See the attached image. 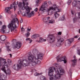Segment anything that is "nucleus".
<instances>
[{
  "label": "nucleus",
  "mask_w": 80,
  "mask_h": 80,
  "mask_svg": "<svg viewBox=\"0 0 80 80\" xmlns=\"http://www.w3.org/2000/svg\"><path fill=\"white\" fill-rule=\"evenodd\" d=\"M23 5L22 6V3L21 2H19L18 6L19 7H22V10H26V12H23L22 13V16L25 17L27 15V14L28 15V17L30 18L34 14V12L33 11H32L30 13V10L32 9V8L28 6V2H26L27 1V0H23Z\"/></svg>",
  "instance_id": "f257e3e1"
},
{
  "label": "nucleus",
  "mask_w": 80,
  "mask_h": 80,
  "mask_svg": "<svg viewBox=\"0 0 80 80\" xmlns=\"http://www.w3.org/2000/svg\"><path fill=\"white\" fill-rule=\"evenodd\" d=\"M46 6L48 7L47 1L45 2L40 8L39 11L41 13H43L45 12H47L48 15H51L53 13L52 12H50L51 10H56L57 12H60V10H61V9L57 8V5L56 4H54L53 5V7H50L49 8H48Z\"/></svg>",
  "instance_id": "f03ea898"
},
{
  "label": "nucleus",
  "mask_w": 80,
  "mask_h": 80,
  "mask_svg": "<svg viewBox=\"0 0 80 80\" xmlns=\"http://www.w3.org/2000/svg\"><path fill=\"white\" fill-rule=\"evenodd\" d=\"M29 56H28V61L31 62L32 65V66L36 65V64H39L40 63V61L38 60V59L42 60L43 58V54L42 53H39L35 56H33L31 52L28 53Z\"/></svg>",
  "instance_id": "7ed1b4c3"
},
{
  "label": "nucleus",
  "mask_w": 80,
  "mask_h": 80,
  "mask_svg": "<svg viewBox=\"0 0 80 80\" xmlns=\"http://www.w3.org/2000/svg\"><path fill=\"white\" fill-rule=\"evenodd\" d=\"M62 75L59 73L58 70V68L57 69H56L54 67H50L49 69L48 76L49 77L53 76L55 78H54L52 77H51L50 78V80H56V79H59L60 78Z\"/></svg>",
  "instance_id": "20e7f679"
},
{
  "label": "nucleus",
  "mask_w": 80,
  "mask_h": 80,
  "mask_svg": "<svg viewBox=\"0 0 80 80\" xmlns=\"http://www.w3.org/2000/svg\"><path fill=\"white\" fill-rule=\"evenodd\" d=\"M30 64V62H28L27 59L23 60L21 61V59H19L18 62V64H15L12 67L14 70H19L20 69L22 66L27 67Z\"/></svg>",
  "instance_id": "39448f33"
},
{
  "label": "nucleus",
  "mask_w": 80,
  "mask_h": 80,
  "mask_svg": "<svg viewBox=\"0 0 80 80\" xmlns=\"http://www.w3.org/2000/svg\"><path fill=\"white\" fill-rule=\"evenodd\" d=\"M1 70L6 74V75H10L11 71L10 69L8 68L6 71L5 68H8V65L6 62V60L2 58H0V68L1 67Z\"/></svg>",
  "instance_id": "423d86ee"
},
{
  "label": "nucleus",
  "mask_w": 80,
  "mask_h": 80,
  "mask_svg": "<svg viewBox=\"0 0 80 80\" xmlns=\"http://www.w3.org/2000/svg\"><path fill=\"white\" fill-rule=\"evenodd\" d=\"M17 23V24L18 25H19V22L17 18L16 19L13 18L11 21V23L9 24L8 26V28L11 29V32H13L14 29L17 28V27L15 25V23Z\"/></svg>",
  "instance_id": "0eeeda50"
},
{
  "label": "nucleus",
  "mask_w": 80,
  "mask_h": 80,
  "mask_svg": "<svg viewBox=\"0 0 80 80\" xmlns=\"http://www.w3.org/2000/svg\"><path fill=\"white\" fill-rule=\"evenodd\" d=\"M18 4V2H15L13 3L12 4L10 5V7H6L5 8V11L7 13H10L11 12L10 10V9H12L13 7L14 8V11H15L16 9H17V5Z\"/></svg>",
  "instance_id": "6e6552de"
},
{
  "label": "nucleus",
  "mask_w": 80,
  "mask_h": 80,
  "mask_svg": "<svg viewBox=\"0 0 80 80\" xmlns=\"http://www.w3.org/2000/svg\"><path fill=\"white\" fill-rule=\"evenodd\" d=\"M57 61L58 62H60L63 61L64 63H67V61H66V57L65 56L62 57V55H60L58 56L57 58Z\"/></svg>",
  "instance_id": "1a4fd4ad"
},
{
  "label": "nucleus",
  "mask_w": 80,
  "mask_h": 80,
  "mask_svg": "<svg viewBox=\"0 0 80 80\" xmlns=\"http://www.w3.org/2000/svg\"><path fill=\"white\" fill-rule=\"evenodd\" d=\"M48 42L49 43H53V42H55V36L52 35H50L48 36Z\"/></svg>",
  "instance_id": "9d476101"
},
{
  "label": "nucleus",
  "mask_w": 80,
  "mask_h": 80,
  "mask_svg": "<svg viewBox=\"0 0 80 80\" xmlns=\"http://www.w3.org/2000/svg\"><path fill=\"white\" fill-rule=\"evenodd\" d=\"M50 17L42 18V20L44 23L48 24V21H49V19H50Z\"/></svg>",
  "instance_id": "9b49d317"
},
{
  "label": "nucleus",
  "mask_w": 80,
  "mask_h": 80,
  "mask_svg": "<svg viewBox=\"0 0 80 80\" xmlns=\"http://www.w3.org/2000/svg\"><path fill=\"white\" fill-rule=\"evenodd\" d=\"M74 40V38H72L71 39H69L68 40V43L67 42L65 43V46H70V44H71V43L72 42H73V40Z\"/></svg>",
  "instance_id": "f8f14e48"
},
{
  "label": "nucleus",
  "mask_w": 80,
  "mask_h": 80,
  "mask_svg": "<svg viewBox=\"0 0 80 80\" xmlns=\"http://www.w3.org/2000/svg\"><path fill=\"white\" fill-rule=\"evenodd\" d=\"M22 46V43L20 42H16V45H13V48H20Z\"/></svg>",
  "instance_id": "ddd939ff"
},
{
  "label": "nucleus",
  "mask_w": 80,
  "mask_h": 80,
  "mask_svg": "<svg viewBox=\"0 0 80 80\" xmlns=\"http://www.w3.org/2000/svg\"><path fill=\"white\" fill-rule=\"evenodd\" d=\"M71 13L72 16H75V17L73 19V23H75V22H77V17H76V14H77V13L75 12V11H71Z\"/></svg>",
  "instance_id": "4468645a"
},
{
  "label": "nucleus",
  "mask_w": 80,
  "mask_h": 80,
  "mask_svg": "<svg viewBox=\"0 0 80 80\" xmlns=\"http://www.w3.org/2000/svg\"><path fill=\"white\" fill-rule=\"evenodd\" d=\"M57 7L58 9H60L61 10L60 11H59V12L55 10H53V11H55L56 12H55V13H54V14L55 18H58V17L60 16V14H59L57 13V12H61V11H62V9H61V8H58V7H57Z\"/></svg>",
  "instance_id": "2eb2a0df"
},
{
  "label": "nucleus",
  "mask_w": 80,
  "mask_h": 80,
  "mask_svg": "<svg viewBox=\"0 0 80 80\" xmlns=\"http://www.w3.org/2000/svg\"><path fill=\"white\" fill-rule=\"evenodd\" d=\"M57 42L60 43H62V42H63L64 41V39L60 36L57 37Z\"/></svg>",
  "instance_id": "dca6fc26"
},
{
  "label": "nucleus",
  "mask_w": 80,
  "mask_h": 80,
  "mask_svg": "<svg viewBox=\"0 0 80 80\" xmlns=\"http://www.w3.org/2000/svg\"><path fill=\"white\" fill-rule=\"evenodd\" d=\"M7 80V76L4 74L2 75L0 74V80Z\"/></svg>",
  "instance_id": "f3484780"
},
{
  "label": "nucleus",
  "mask_w": 80,
  "mask_h": 80,
  "mask_svg": "<svg viewBox=\"0 0 80 80\" xmlns=\"http://www.w3.org/2000/svg\"><path fill=\"white\" fill-rule=\"evenodd\" d=\"M46 39H43L42 38H40L39 40H37L36 42H38V43H41L42 42H46Z\"/></svg>",
  "instance_id": "a211bd4d"
},
{
  "label": "nucleus",
  "mask_w": 80,
  "mask_h": 80,
  "mask_svg": "<svg viewBox=\"0 0 80 80\" xmlns=\"http://www.w3.org/2000/svg\"><path fill=\"white\" fill-rule=\"evenodd\" d=\"M5 45L6 47L7 48V51L8 52L11 51V50L10 49L8 48L10 47L9 46V45H10V43H9L8 42H7L6 43Z\"/></svg>",
  "instance_id": "6ab92c4d"
},
{
  "label": "nucleus",
  "mask_w": 80,
  "mask_h": 80,
  "mask_svg": "<svg viewBox=\"0 0 80 80\" xmlns=\"http://www.w3.org/2000/svg\"><path fill=\"white\" fill-rule=\"evenodd\" d=\"M6 39V36L4 35H2L0 36V40L1 41H4Z\"/></svg>",
  "instance_id": "aec40b11"
},
{
  "label": "nucleus",
  "mask_w": 80,
  "mask_h": 80,
  "mask_svg": "<svg viewBox=\"0 0 80 80\" xmlns=\"http://www.w3.org/2000/svg\"><path fill=\"white\" fill-rule=\"evenodd\" d=\"M39 34H34L33 35L31 36V38L32 39H34V38H37L38 37H39Z\"/></svg>",
  "instance_id": "412c9836"
},
{
  "label": "nucleus",
  "mask_w": 80,
  "mask_h": 80,
  "mask_svg": "<svg viewBox=\"0 0 80 80\" xmlns=\"http://www.w3.org/2000/svg\"><path fill=\"white\" fill-rule=\"evenodd\" d=\"M7 28V26L6 25H4L2 26V28L1 30V32H3L4 30Z\"/></svg>",
  "instance_id": "4be33fe9"
},
{
  "label": "nucleus",
  "mask_w": 80,
  "mask_h": 80,
  "mask_svg": "<svg viewBox=\"0 0 80 80\" xmlns=\"http://www.w3.org/2000/svg\"><path fill=\"white\" fill-rule=\"evenodd\" d=\"M77 60L76 59L72 60V65L73 67H74V65H76V63H77Z\"/></svg>",
  "instance_id": "5701e85b"
},
{
  "label": "nucleus",
  "mask_w": 80,
  "mask_h": 80,
  "mask_svg": "<svg viewBox=\"0 0 80 80\" xmlns=\"http://www.w3.org/2000/svg\"><path fill=\"white\" fill-rule=\"evenodd\" d=\"M48 23H55V20L53 19H51V20H50V19H49Z\"/></svg>",
  "instance_id": "b1692460"
},
{
  "label": "nucleus",
  "mask_w": 80,
  "mask_h": 80,
  "mask_svg": "<svg viewBox=\"0 0 80 80\" xmlns=\"http://www.w3.org/2000/svg\"><path fill=\"white\" fill-rule=\"evenodd\" d=\"M32 53L34 55H35L36 53H38V51L36 49H34L32 50Z\"/></svg>",
  "instance_id": "393cba45"
},
{
  "label": "nucleus",
  "mask_w": 80,
  "mask_h": 80,
  "mask_svg": "<svg viewBox=\"0 0 80 80\" xmlns=\"http://www.w3.org/2000/svg\"><path fill=\"white\" fill-rule=\"evenodd\" d=\"M40 80H47L46 78L43 76H42L40 77Z\"/></svg>",
  "instance_id": "a878e982"
},
{
  "label": "nucleus",
  "mask_w": 80,
  "mask_h": 80,
  "mask_svg": "<svg viewBox=\"0 0 80 80\" xmlns=\"http://www.w3.org/2000/svg\"><path fill=\"white\" fill-rule=\"evenodd\" d=\"M3 33H9V30H4L3 32H1Z\"/></svg>",
  "instance_id": "bb28decb"
},
{
  "label": "nucleus",
  "mask_w": 80,
  "mask_h": 80,
  "mask_svg": "<svg viewBox=\"0 0 80 80\" xmlns=\"http://www.w3.org/2000/svg\"><path fill=\"white\" fill-rule=\"evenodd\" d=\"M41 0H36V2L37 4V5L38 6V4H40L41 3Z\"/></svg>",
  "instance_id": "cd10ccee"
},
{
  "label": "nucleus",
  "mask_w": 80,
  "mask_h": 80,
  "mask_svg": "<svg viewBox=\"0 0 80 80\" xmlns=\"http://www.w3.org/2000/svg\"><path fill=\"white\" fill-rule=\"evenodd\" d=\"M59 70L60 73H63L65 72L64 70L61 68H59Z\"/></svg>",
  "instance_id": "c85d7f7f"
},
{
  "label": "nucleus",
  "mask_w": 80,
  "mask_h": 80,
  "mask_svg": "<svg viewBox=\"0 0 80 80\" xmlns=\"http://www.w3.org/2000/svg\"><path fill=\"white\" fill-rule=\"evenodd\" d=\"M26 40L27 41H29V43H31L32 42V39L30 38H27Z\"/></svg>",
  "instance_id": "c756f323"
},
{
  "label": "nucleus",
  "mask_w": 80,
  "mask_h": 80,
  "mask_svg": "<svg viewBox=\"0 0 80 80\" xmlns=\"http://www.w3.org/2000/svg\"><path fill=\"white\" fill-rule=\"evenodd\" d=\"M65 20V16H63L61 18H60L59 19V20H60V21H63V20Z\"/></svg>",
  "instance_id": "7c9ffc66"
},
{
  "label": "nucleus",
  "mask_w": 80,
  "mask_h": 80,
  "mask_svg": "<svg viewBox=\"0 0 80 80\" xmlns=\"http://www.w3.org/2000/svg\"><path fill=\"white\" fill-rule=\"evenodd\" d=\"M56 45L57 47H60L62 45H61V44L60 43V42L59 43V42H58L57 41V42L56 43Z\"/></svg>",
  "instance_id": "2f4dec72"
},
{
  "label": "nucleus",
  "mask_w": 80,
  "mask_h": 80,
  "mask_svg": "<svg viewBox=\"0 0 80 80\" xmlns=\"http://www.w3.org/2000/svg\"><path fill=\"white\" fill-rule=\"evenodd\" d=\"M42 73H41L40 74H39L37 72H36L34 73V76H38V75H42Z\"/></svg>",
  "instance_id": "473e14b6"
},
{
  "label": "nucleus",
  "mask_w": 80,
  "mask_h": 80,
  "mask_svg": "<svg viewBox=\"0 0 80 80\" xmlns=\"http://www.w3.org/2000/svg\"><path fill=\"white\" fill-rule=\"evenodd\" d=\"M38 8H36L34 10V11H32V12H33L34 13V14L33 15V16H32L31 17H32V16H33V15H34V14L35 13L34 12H37L38 11Z\"/></svg>",
  "instance_id": "72a5a7b5"
},
{
  "label": "nucleus",
  "mask_w": 80,
  "mask_h": 80,
  "mask_svg": "<svg viewBox=\"0 0 80 80\" xmlns=\"http://www.w3.org/2000/svg\"><path fill=\"white\" fill-rule=\"evenodd\" d=\"M25 36L27 38H28L29 36H30V33L29 32H28L27 33L25 34Z\"/></svg>",
  "instance_id": "f704fd0d"
},
{
  "label": "nucleus",
  "mask_w": 80,
  "mask_h": 80,
  "mask_svg": "<svg viewBox=\"0 0 80 80\" xmlns=\"http://www.w3.org/2000/svg\"><path fill=\"white\" fill-rule=\"evenodd\" d=\"M21 32L22 33H23V32H25V29L24 28H21Z\"/></svg>",
  "instance_id": "c9c22d12"
},
{
  "label": "nucleus",
  "mask_w": 80,
  "mask_h": 80,
  "mask_svg": "<svg viewBox=\"0 0 80 80\" xmlns=\"http://www.w3.org/2000/svg\"><path fill=\"white\" fill-rule=\"evenodd\" d=\"M71 2H72V0H68V5H70L71 3Z\"/></svg>",
  "instance_id": "e433bc0d"
},
{
  "label": "nucleus",
  "mask_w": 80,
  "mask_h": 80,
  "mask_svg": "<svg viewBox=\"0 0 80 80\" xmlns=\"http://www.w3.org/2000/svg\"><path fill=\"white\" fill-rule=\"evenodd\" d=\"M7 62L8 63H10L12 62V61H11V60H10V59H8Z\"/></svg>",
  "instance_id": "4c0bfd02"
},
{
  "label": "nucleus",
  "mask_w": 80,
  "mask_h": 80,
  "mask_svg": "<svg viewBox=\"0 0 80 80\" xmlns=\"http://www.w3.org/2000/svg\"><path fill=\"white\" fill-rule=\"evenodd\" d=\"M12 42L13 44H14L16 42V40L15 39H13L12 41Z\"/></svg>",
  "instance_id": "58836bf2"
},
{
  "label": "nucleus",
  "mask_w": 80,
  "mask_h": 80,
  "mask_svg": "<svg viewBox=\"0 0 80 80\" xmlns=\"http://www.w3.org/2000/svg\"><path fill=\"white\" fill-rule=\"evenodd\" d=\"M61 34H62V32H59L58 33V34L59 35H61Z\"/></svg>",
  "instance_id": "ea45409f"
},
{
  "label": "nucleus",
  "mask_w": 80,
  "mask_h": 80,
  "mask_svg": "<svg viewBox=\"0 0 80 80\" xmlns=\"http://www.w3.org/2000/svg\"><path fill=\"white\" fill-rule=\"evenodd\" d=\"M20 23H22V22H23V20H22V19H21L20 20Z\"/></svg>",
  "instance_id": "a19ab883"
},
{
  "label": "nucleus",
  "mask_w": 80,
  "mask_h": 80,
  "mask_svg": "<svg viewBox=\"0 0 80 80\" xmlns=\"http://www.w3.org/2000/svg\"><path fill=\"white\" fill-rule=\"evenodd\" d=\"M78 37V36H76L74 37V38H77Z\"/></svg>",
  "instance_id": "79ce46f5"
},
{
  "label": "nucleus",
  "mask_w": 80,
  "mask_h": 80,
  "mask_svg": "<svg viewBox=\"0 0 80 80\" xmlns=\"http://www.w3.org/2000/svg\"><path fill=\"white\" fill-rule=\"evenodd\" d=\"M31 30V29H28V28L27 29V31H28V32H30Z\"/></svg>",
  "instance_id": "37998d69"
},
{
  "label": "nucleus",
  "mask_w": 80,
  "mask_h": 80,
  "mask_svg": "<svg viewBox=\"0 0 80 80\" xmlns=\"http://www.w3.org/2000/svg\"><path fill=\"white\" fill-rule=\"evenodd\" d=\"M48 4L49 5H52V2L50 1L48 2Z\"/></svg>",
  "instance_id": "c03bdc74"
},
{
  "label": "nucleus",
  "mask_w": 80,
  "mask_h": 80,
  "mask_svg": "<svg viewBox=\"0 0 80 80\" xmlns=\"http://www.w3.org/2000/svg\"><path fill=\"white\" fill-rule=\"evenodd\" d=\"M2 25V22L0 21V25Z\"/></svg>",
  "instance_id": "a18cd8bd"
},
{
  "label": "nucleus",
  "mask_w": 80,
  "mask_h": 80,
  "mask_svg": "<svg viewBox=\"0 0 80 80\" xmlns=\"http://www.w3.org/2000/svg\"><path fill=\"white\" fill-rule=\"evenodd\" d=\"M18 13H22V12L21 11H19L18 12Z\"/></svg>",
  "instance_id": "49530a36"
},
{
  "label": "nucleus",
  "mask_w": 80,
  "mask_h": 80,
  "mask_svg": "<svg viewBox=\"0 0 80 80\" xmlns=\"http://www.w3.org/2000/svg\"><path fill=\"white\" fill-rule=\"evenodd\" d=\"M69 73L70 74H70H72V72H70V71H69Z\"/></svg>",
  "instance_id": "de8ad7c7"
},
{
  "label": "nucleus",
  "mask_w": 80,
  "mask_h": 80,
  "mask_svg": "<svg viewBox=\"0 0 80 80\" xmlns=\"http://www.w3.org/2000/svg\"><path fill=\"white\" fill-rule=\"evenodd\" d=\"M73 58H74L75 59V58H76V56H73Z\"/></svg>",
  "instance_id": "09e8293b"
},
{
  "label": "nucleus",
  "mask_w": 80,
  "mask_h": 80,
  "mask_svg": "<svg viewBox=\"0 0 80 80\" xmlns=\"http://www.w3.org/2000/svg\"><path fill=\"white\" fill-rule=\"evenodd\" d=\"M10 57H12V54H9Z\"/></svg>",
  "instance_id": "8fccbe9b"
},
{
  "label": "nucleus",
  "mask_w": 80,
  "mask_h": 80,
  "mask_svg": "<svg viewBox=\"0 0 80 80\" xmlns=\"http://www.w3.org/2000/svg\"><path fill=\"white\" fill-rule=\"evenodd\" d=\"M2 16H0V18H2Z\"/></svg>",
  "instance_id": "3c124183"
},
{
  "label": "nucleus",
  "mask_w": 80,
  "mask_h": 80,
  "mask_svg": "<svg viewBox=\"0 0 80 80\" xmlns=\"http://www.w3.org/2000/svg\"><path fill=\"white\" fill-rule=\"evenodd\" d=\"M79 33H80V29H79Z\"/></svg>",
  "instance_id": "603ef678"
},
{
  "label": "nucleus",
  "mask_w": 80,
  "mask_h": 80,
  "mask_svg": "<svg viewBox=\"0 0 80 80\" xmlns=\"http://www.w3.org/2000/svg\"><path fill=\"white\" fill-rule=\"evenodd\" d=\"M3 0V1H5V0Z\"/></svg>",
  "instance_id": "864d4df0"
},
{
  "label": "nucleus",
  "mask_w": 80,
  "mask_h": 80,
  "mask_svg": "<svg viewBox=\"0 0 80 80\" xmlns=\"http://www.w3.org/2000/svg\"><path fill=\"white\" fill-rule=\"evenodd\" d=\"M71 76H72V75L70 74V76L71 77Z\"/></svg>",
  "instance_id": "5fc2aeb1"
},
{
  "label": "nucleus",
  "mask_w": 80,
  "mask_h": 80,
  "mask_svg": "<svg viewBox=\"0 0 80 80\" xmlns=\"http://www.w3.org/2000/svg\"><path fill=\"white\" fill-rule=\"evenodd\" d=\"M34 70H35V69H34Z\"/></svg>",
  "instance_id": "6e6d98bb"
}]
</instances>
